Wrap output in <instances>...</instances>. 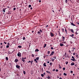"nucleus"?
I'll return each instance as SVG.
<instances>
[{"label":"nucleus","instance_id":"nucleus-35","mask_svg":"<svg viewBox=\"0 0 79 79\" xmlns=\"http://www.w3.org/2000/svg\"><path fill=\"white\" fill-rule=\"evenodd\" d=\"M76 57H77V58H79V56H78V55H76Z\"/></svg>","mask_w":79,"mask_h":79},{"label":"nucleus","instance_id":"nucleus-26","mask_svg":"<svg viewBox=\"0 0 79 79\" xmlns=\"http://www.w3.org/2000/svg\"><path fill=\"white\" fill-rule=\"evenodd\" d=\"M6 60H7V61H8V57H6Z\"/></svg>","mask_w":79,"mask_h":79},{"label":"nucleus","instance_id":"nucleus-5","mask_svg":"<svg viewBox=\"0 0 79 79\" xmlns=\"http://www.w3.org/2000/svg\"><path fill=\"white\" fill-rule=\"evenodd\" d=\"M54 55V51H52L51 54H50L49 56H52V55Z\"/></svg>","mask_w":79,"mask_h":79},{"label":"nucleus","instance_id":"nucleus-28","mask_svg":"<svg viewBox=\"0 0 79 79\" xmlns=\"http://www.w3.org/2000/svg\"><path fill=\"white\" fill-rule=\"evenodd\" d=\"M18 47L19 48H22V47L21 46H18Z\"/></svg>","mask_w":79,"mask_h":79},{"label":"nucleus","instance_id":"nucleus-57","mask_svg":"<svg viewBox=\"0 0 79 79\" xmlns=\"http://www.w3.org/2000/svg\"><path fill=\"white\" fill-rule=\"evenodd\" d=\"M4 44H6V42H4Z\"/></svg>","mask_w":79,"mask_h":79},{"label":"nucleus","instance_id":"nucleus-27","mask_svg":"<svg viewBox=\"0 0 79 79\" xmlns=\"http://www.w3.org/2000/svg\"><path fill=\"white\" fill-rule=\"evenodd\" d=\"M49 64H50V65H51V66H52V64H53V63H52V62H50Z\"/></svg>","mask_w":79,"mask_h":79},{"label":"nucleus","instance_id":"nucleus-24","mask_svg":"<svg viewBox=\"0 0 79 79\" xmlns=\"http://www.w3.org/2000/svg\"><path fill=\"white\" fill-rule=\"evenodd\" d=\"M47 78H48V79H51V78H50V77H49V76H48V77H47Z\"/></svg>","mask_w":79,"mask_h":79},{"label":"nucleus","instance_id":"nucleus-54","mask_svg":"<svg viewBox=\"0 0 79 79\" xmlns=\"http://www.w3.org/2000/svg\"><path fill=\"white\" fill-rule=\"evenodd\" d=\"M3 48V46H2L1 47H0V48Z\"/></svg>","mask_w":79,"mask_h":79},{"label":"nucleus","instance_id":"nucleus-4","mask_svg":"<svg viewBox=\"0 0 79 79\" xmlns=\"http://www.w3.org/2000/svg\"><path fill=\"white\" fill-rule=\"evenodd\" d=\"M55 59H56V56H55L53 57V58L52 60V61L54 62V60H55Z\"/></svg>","mask_w":79,"mask_h":79},{"label":"nucleus","instance_id":"nucleus-49","mask_svg":"<svg viewBox=\"0 0 79 79\" xmlns=\"http://www.w3.org/2000/svg\"><path fill=\"white\" fill-rule=\"evenodd\" d=\"M46 57V56L44 55V58H45V57Z\"/></svg>","mask_w":79,"mask_h":79},{"label":"nucleus","instance_id":"nucleus-8","mask_svg":"<svg viewBox=\"0 0 79 79\" xmlns=\"http://www.w3.org/2000/svg\"><path fill=\"white\" fill-rule=\"evenodd\" d=\"M16 68H17L20 69V66H19L17 64L16 65Z\"/></svg>","mask_w":79,"mask_h":79},{"label":"nucleus","instance_id":"nucleus-11","mask_svg":"<svg viewBox=\"0 0 79 79\" xmlns=\"http://www.w3.org/2000/svg\"><path fill=\"white\" fill-rule=\"evenodd\" d=\"M71 64V66H74L75 64L74 62H72Z\"/></svg>","mask_w":79,"mask_h":79},{"label":"nucleus","instance_id":"nucleus-46","mask_svg":"<svg viewBox=\"0 0 79 79\" xmlns=\"http://www.w3.org/2000/svg\"><path fill=\"white\" fill-rule=\"evenodd\" d=\"M61 75H62V74H61V73H60L59 74L60 77L61 76Z\"/></svg>","mask_w":79,"mask_h":79},{"label":"nucleus","instance_id":"nucleus-15","mask_svg":"<svg viewBox=\"0 0 79 79\" xmlns=\"http://www.w3.org/2000/svg\"><path fill=\"white\" fill-rule=\"evenodd\" d=\"M36 60H37V61H39V57H37L35 59Z\"/></svg>","mask_w":79,"mask_h":79},{"label":"nucleus","instance_id":"nucleus-31","mask_svg":"<svg viewBox=\"0 0 79 79\" xmlns=\"http://www.w3.org/2000/svg\"><path fill=\"white\" fill-rule=\"evenodd\" d=\"M23 40H25L26 39V38H25V37H24L23 38Z\"/></svg>","mask_w":79,"mask_h":79},{"label":"nucleus","instance_id":"nucleus-50","mask_svg":"<svg viewBox=\"0 0 79 79\" xmlns=\"http://www.w3.org/2000/svg\"><path fill=\"white\" fill-rule=\"evenodd\" d=\"M63 70L64 71V70H65V68L64 67V68H63Z\"/></svg>","mask_w":79,"mask_h":79},{"label":"nucleus","instance_id":"nucleus-9","mask_svg":"<svg viewBox=\"0 0 79 79\" xmlns=\"http://www.w3.org/2000/svg\"><path fill=\"white\" fill-rule=\"evenodd\" d=\"M70 23L71 24V25H72V26H76V25L74 24L73 23L70 22Z\"/></svg>","mask_w":79,"mask_h":79},{"label":"nucleus","instance_id":"nucleus-41","mask_svg":"<svg viewBox=\"0 0 79 79\" xmlns=\"http://www.w3.org/2000/svg\"><path fill=\"white\" fill-rule=\"evenodd\" d=\"M77 3H79V0H77L76 1Z\"/></svg>","mask_w":79,"mask_h":79},{"label":"nucleus","instance_id":"nucleus-36","mask_svg":"<svg viewBox=\"0 0 79 79\" xmlns=\"http://www.w3.org/2000/svg\"><path fill=\"white\" fill-rule=\"evenodd\" d=\"M41 75L42 77H44V75L43 74H41Z\"/></svg>","mask_w":79,"mask_h":79},{"label":"nucleus","instance_id":"nucleus-25","mask_svg":"<svg viewBox=\"0 0 79 79\" xmlns=\"http://www.w3.org/2000/svg\"><path fill=\"white\" fill-rule=\"evenodd\" d=\"M50 51H48V55H49V54H50Z\"/></svg>","mask_w":79,"mask_h":79},{"label":"nucleus","instance_id":"nucleus-62","mask_svg":"<svg viewBox=\"0 0 79 79\" xmlns=\"http://www.w3.org/2000/svg\"><path fill=\"white\" fill-rule=\"evenodd\" d=\"M73 55H75V53H73Z\"/></svg>","mask_w":79,"mask_h":79},{"label":"nucleus","instance_id":"nucleus-21","mask_svg":"<svg viewBox=\"0 0 79 79\" xmlns=\"http://www.w3.org/2000/svg\"><path fill=\"white\" fill-rule=\"evenodd\" d=\"M46 73H49V74H51V73H50V72L48 71H46Z\"/></svg>","mask_w":79,"mask_h":79},{"label":"nucleus","instance_id":"nucleus-3","mask_svg":"<svg viewBox=\"0 0 79 79\" xmlns=\"http://www.w3.org/2000/svg\"><path fill=\"white\" fill-rule=\"evenodd\" d=\"M17 56L19 57H21V53L19 52H18L17 54Z\"/></svg>","mask_w":79,"mask_h":79},{"label":"nucleus","instance_id":"nucleus-38","mask_svg":"<svg viewBox=\"0 0 79 79\" xmlns=\"http://www.w3.org/2000/svg\"><path fill=\"white\" fill-rule=\"evenodd\" d=\"M28 6H29V8H30V7H31V6H31V5H29Z\"/></svg>","mask_w":79,"mask_h":79},{"label":"nucleus","instance_id":"nucleus-23","mask_svg":"<svg viewBox=\"0 0 79 79\" xmlns=\"http://www.w3.org/2000/svg\"><path fill=\"white\" fill-rule=\"evenodd\" d=\"M34 61H35V63H38V62L37 61V60H36V59H35L34 60Z\"/></svg>","mask_w":79,"mask_h":79},{"label":"nucleus","instance_id":"nucleus-44","mask_svg":"<svg viewBox=\"0 0 79 79\" xmlns=\"http://www.w3.org/2000/svg\"><path fill=\"white\" fill-rule=\"evenodd\" d=\"M41 69H42V72H43V71H44V69H43V68L42 67V68Z\"/></svg>","mask_w":79,"mask_h":79},{"label":"nucleus","instance_id":"nucleus-2","mask_svg":"<svg viewBox=\"0 0 79 79\" xmlns=\"http://www.w3.org/2000/svg\"><path fill=\"white\" fill-rule=\"evenodd\" d=\"M41 32H42V30L40 29L39 31L37 32L38 34L40 35V34H41Z\"/></svg>","mask_w":79,"mask_h":79},{"label":"nucleus","instance_id":"nucleus-13","mask_svg":"<svg viewBox=\"0 0 79 79\" xmlns=\"http://www.w3.org/2000/svg\"><path fill=\"white\" fill-rule=\"evenodd\" d=\"M74 34H73L72 35H70V37H72L73 38H74V36H74Z\"/></svg>","mask_w":79,"mask_h":79},{"label":"nucleus","instance_id":"nucleus-34","mask_svg":"<svg viewBox=\"0 0 79 79\" xmlns=\"http://www.w3.org/2000/svg\"><path fill=\"white\" fill-rule=\"evenodd\" d=\"M59 36H61V34H60V32L59 31Z\"/></svg>","mask_w":79,"mask_h":79},{"label":"nucleus","instance_id":"nucleus-55","mask_svg":"<svg viewBox=\"0 0 79 79\" xmlns=\"http://www.w3.org/2000/svg\"><path fill=\"white\" fill-rule=\"evenodd\" d=\"M56 72H58V70L56 69Z\"/></svg>","mask_w":79,"mask_h":79},{"label":"nucleus","instance_id":"nucleus-14","mask_svg":"<svg viewBox=\"0 0 79 79\" xmlns=\"http://www.w3.org/2000/svg\"><path fill=\"white\" fill-rule=\"evenodd\" d=\"M65 39V38H64V37L62 36V40L63 41V42H64Z\"/></svg>","mask_w":79,"mask_h":79},{"label":"nucleus","instance_id":"nucleus-29","mask_svg":"<svg viewBox=\"0 0 79 79\" xmlns=\"http://www.w3.org/2000/svg\"><path fill=\"white\" fill-rule=\"evenodd\" d=\"M33 63V60H32L31 61V64L32 65V63Z\"/></svg>","mask_w":79,"mask_h":79},{"label":"nucleus","instance_id":"nucleus-39","mask_svg":"<svg viewBox=\"0 0 79 79\" xmlns=\"http://www.w3.org/2000/svg\"><path fill=\"white\" fill-rule=\"evenodd\" d=\"M16 7H15L13 8V10H14V11H15V10H16Z\"/></svg>","mask_w":79,"mask_h":79},{"label":"nucleus","instance_id":"nucleus-7","mask_svg":"<svg viewBox=\"0 0 79 79\" xmlns=\"http://www.w3.org/2000/svg\"><path fill=\"white\" fill-rule=\"evenodd\" d=\"M22 61H23V63H25V60L24 59V57H22Z\"/></svg>","mask_w":79,"mask_h":79},{"label":"nucleus","instance_id":"nucleus-64","mask_svg":"<svg viewBox=\"0 0 79 79\" xmlns=\"http://www.w3.org/2000/svg\"><path fill=\"white\" fill-rule=\"evenodd\" d=\"M59 79H62V78L60 77L59 78Z\"/></svg>","mask_w":79,"mask_h":79},{"label":"nucleus","instance_id":"nucleus-1","mask_svg":"<svg viewBox=\"0 0 79 79\" xmlns=\"http://www.w3.org/2000/svg\"><path fill=\"white\" fill-rule=\"evenodd\" d=\"M72 58L73 59H71V60L72 61H76V60L75 58H74V56H72Z\"/></svg>","mask_w":79,"mask_h":79},{"label":"nucleus","instance_id":"nucleus-60","mask_svg":"<svg viewBox=\"0 0 79 79\" xmlns=\"http://www.w3.org/2000/svg\"><path fill=\"white\" fill-rule=\"evenodd\" d=\"M55 71V69H53V70H52V71Z\"/></svg>","mask_w":79,"mask_h":79},{"label":"nucleus","instance_id":"nucleus-51","mask_svg":"<svg viewBox=\"0 0 79 79\" xmlns=\"http://www.w3.org/2000/svg\"><path fill=\"white\" fill-rule=\"evenodd\" d=\"M68 0H65V3H68Z\"/></svg>","mask_w":79,"mask_h":79},{"label":"nucleus","instance_id":"nucleus-6","mask_svg":"<svg viewBox=\"0 0 79 79\" xmlns=\"http://www.w3.org/2000/svg\"><path fill=\"white\" fill-rule=\"evenodd\" d=\"M50 35H51V37H53V36H54V34H53V33L52 32H50Z\"/></svg>","mask_w":79,"mask_h":79},{"label":"nucleus","instance_id":"nucleus-47","mask_svg":"<svg viewBox=\"0 0 79 79\" xmlns=\"http://www.w3.org/2000/svg\"><path fill=\"white\" fill-rule=\"evenodd\" d=\"M59 68H60V69H61V66H60L59 67Z\"/></svg>","mask_w":79,"mask_h":79},{"label":"nucleus","instance_id":"nucleus-53","mask_svg":"<svg viewBox=\"0 0 79 79\" xmlns=\"http://www.w3.org/2000/svg\"><path fill=\"white\" fill-rule=\"evenodd\" d=\"M69 1L71 2V3H73V2H72V1L71 0H69Z\"/></svg>","mask_w":79,"mask_h":79},{"label":"nucleus","instance_id":"nucleus-48","mask_svg":"<svg viewBox=\"0 0 79 79\" xmlns=\"http://www.w3.org/2000/svg\"><path fill=\"white\" fill-rule=\"evenodd\" d=\"M16 75L17 76H19V74H17Z\"/></svg>","mask_w":79,"mask_h":79},{"label":"nucleus","instance_id":"nucleus-61","mask_svg":"<svg viewBox=\"0 0 79 79\" xmlns=\"http://www.w3.org/2000/svg\"><path fill=\"white\" fill-rule=\"evenodd\" d=\"M77 24H78V25H79V23L78 22H77Z\"/></svg>","mask_w":79,"mask_h":79},{"label":"nucleus","instance_id":"nucleus-30","mask_svg":"<svg viewBox=\"0 0 79 79\" xmlns=\"http://www.w3.org/2000/svg\"><path fill=\"white\" fill-rule=\"evenodd\" d=\"M64 28L65 29V32L66 33V34H67V30H66V28L65 27H64Z\"/></svg>","mask_w":79,"mask_h":79},{"label":"nucleus","instance_id":"nucleus-63","mask_svg":"<svg viewBox=\"0 0 79 79\" xmlns=\"http://www.w3.org/2000/svg\"><path fill=\"white\" fill-rule=\"evenodd\" d=\"M8 14H11V12L8 13Z\"/></svg>","mask_w":79,"mask_h":79},{"label":"nucleus","instance_id":"nucleus-20","mask_svg":"<svg viewBox=\"0 0 79 79\" xmlns=\"http://www.w3.org/2000/svg\"><path fill=\"white\" fill-rule=\"evenodd\" d=\"M46 64V63H44V64L43 65L44 66H45V67L47 66V65Z\"/></svg>","mask_w":79,"mask_h":79},{"label":"nucleus","instance_id":"nucleus-22","mask_svg":"<svg viewBox=\"0 0 79 79\" xmlns=\"http://www.w3.org/2000/svg\"><path fill=\"white\" fill-rule=\"evenodd\" d=\"M47 46V44H45L44 45V48H45V47H46V46Z\"/></svg>","mask_w":79,"mask_h":79},{"label":"nucleus","instance_id":"nucleus-58","mask_svg":"<svg viewBox=\"0 0 79 79\" xmlns=\"http://www.w3.org/2000/svg\"><path fill=\"white\" fill-rule=\"evenodd\" d=\"M62 43V44H66V42H63Z\"/></svg>","mask_w":79,"mask_h":79},{"label":"nucleus","instance_id":"nucleus-37","mask_svg":"<svg viewBox=\"0 0 79 79\" xmlns=\"http://www.w3.org/2000/svg\"><path fill=\"white\" fill-rule=\"evenodd\" d=\"M31 56H32V57H34V54H31Z\"/></svg>","mask_w":79,"mask_h":79},{"label":"nucleus","instance_id":"nucleus-17","mask_svg":"<svg viewBox=\"0 0 79 79\" xmlns=\"http://www.w3.org/2000/svg\"><path fill=\"white\" fill-rule=\"evenodd\" d=\"M63 45H64V44H60V46H61V47H63Z\"/></svg>","mask_w":79,"mask_h":79},{"label":"nucleus","instance_id":"nucleus-33","mask_svg":"<svg viewBox=\"0 0 79 79\" xmlns=\"http://www.w3.org/2000/svg\"><path fill=\"white\" fill-rule=\"evenodd\" d=\"M64 76H67L66 73H64Z\"/></svg>","mask_w":79,"mask_h":79},{"label":"nucleus","instance_id":"nucleus-40","mask_svg":"<svg viewBox=\"0 0 79 79\" xmlns=\"http://www.w3.org/2000/svg\"><path fill=\"white\" fill-rule=\"evenodd\" d=\"M69 53H71V52L70 50H69Z\"/></svg>","mask_w":79,"mask_h":79},{"label":"nucleus","instance_id":"nucleus-19","mask_svg":"<svg viewBox=\"0 0 79 79\" xmlns=\"http://www.w3.org/2000/svg\"><path fill=\"white\" fill-rule=\"evenodd\" d=\"M39 49H36L35 50V52H39Z\"/></svg>","mask_w":79,"mask_h":79},{"label":"nucleus","instance_id":"nucleus-56","mask_svg":"<svg viewBox=\"0 0 79 79\" xmlns=\"http://www.w3.org/2000/svg\"><path fill=\"white\" fill-rule=\"evenodd\" d=\"M70 44H73V42L71 41H70Z\"/></svg>","mask_w":79,"mask_h":79},{"label":"nucleus","instance_id":"nucleus-32","mask_svg":"<svg viewBox=\"0 0 79 79\" xmlns=\"http://www.w3.org/2000/svg\"><path fill=\"white\" fill-rule=\"evenodd\" d=\"M23 73L24 74H26V72L25 71H23Z\"/></svg>","mask_w":79,"mask_h":79},{"label":"nucleus","instance_id":"nucleus-18","mask_svg":"<svg viewBox=\"0 0 79 79\" xmlns=\"http://www.w3.org/2000/svg\"><path fill=\"white\" fill-rule=\"evenodd\" d=\"M62 31L63 32H65L64 31V28H62Z\"/></svg>","mask_w":79,"mask_h":79},{"label":"nucleus","instance_id":"nucleus-45","mask_svg":"<svg viewBox=\"0 0 79 79\" xmlns=\"http://www.w3.org/2000/svg\"><path fill=\"white\" fill-rule=\"evenodd\" d=\"M6 48H9V45H7L6 46Z\"/></svg>","mask_w":79,"mask_h":79},{"label":"nucleus","instance_id":"nucleus-10","mask_svg":"<svg viewBox=\"0 0 79 79\" xmlns=\"http://www.w3.org/2000/svg\"><path fill=\"white\" fill-rule=\"evenodd\" d=\"M6 8H5L2 9V11L4 12V13H5V10H6Z\"/></svg>","mask_w":79,"mask_h":79},{"label":"nucleus","instance_id":"nucleus-59","mask_svg":"<svg viewBox=\"0 0 79 79\" xmlns=\"http://www.w3.org/2000/svg\"><path fill=\"white\" fill-rule=\"evenodd\" d=\"M27 62V63H31V61L29 60V61Z\"/></svg>","mask_w":79,"mask_h":79},{"label":"nucleus","instance_id":"nucleus-16","mask_svg":"<svg viewBox=\"0 0 79 79\" xmlns=\"http://www.w3.org/2000/svg\"><path fill=\"white\" fill-rule=\"evenodd\" d=\"M71 31L72 32H73V34H74V30L73 29H71Z\"/></svg>","mask_w":79,"mask_h":79},{"label":"nucleus","instance_id":"nucleus-42","mask_svg":"<svg viewBox=\"0 0 79 79\" xmlns=\"http://www.w3.org/2000/svg\"><path fill=\"white\" fill-rule=\"evenodd\" d=\"M68 62L66 61L65 63L66 64H68Z\"/></svg>","mask_w":79,"mask_h":79},{"label":"nucleus","instance_id":"nucleus-52","mask_svg":"<svg viewBox=\"0 0 79 79\" xmlns=\"http://www.w3.org/2000/svg\"><path fill=\"white\" fill-rule=\"evenodd\" d=\"M51 50H53V48L52 47L51 48Z\"/></svg>","mask_w":79,"mask_h":79},{"label":"nucleus","instance_id":"nucleus-12","mask_svg":"<svg viewBox=\"0 0 79 79\" xmlns=\"http://www.w3.org/2000/svg\"><path fill=\"white\" fill-rule=\"evenodd\" d=\"M19 61V60H18V59H16L15 60V62H16V63H17V62H18V61Z\"/></svg>","mask_w":79,"mask_h":79},{"label":"nucleus","instance_id":"nucleus-43","mask_svg":"<svg viewBox=\"0 0 79 79\" xmlns=\"http://www.w3.org/2000/svg\"><path fill=\"white\" fill-rule=\"evenodd\" d=\"M70 73H71V74H72V73H73V71H70Z\"/></svg>","mask_w":79,"mask_h":79}]
</instances>
